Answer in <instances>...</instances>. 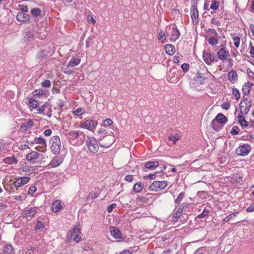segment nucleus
I'll list each match as a JSON object with an SVG mask.
<instances>
[{"instance_id": "61", "label": "nucleus", "mask_w": 254, "mask_h": 254, "mask_svg": "<svg viewBox=\"0 0 254 254\" xmlns=\"http://www.w3.org/2000/svg\"><path fill=\"white\" fill-rule=\"evenodd\" d=\"M126 181L131 182L133 180V175H127L125 177Z\"/></svg>"}, {"instance_id": "24", "label": "nucleus", "mask_w": 254, "mask_h": 254, "mask_svg": "<svg viewBox=\"0 0 254 254\" xmlns=\"http://www.w3.org/2000/svg\"><path fill=\"white\" fill-rule=\"evenodd\" d=\"M159 165V163L158 161H150L147 162L145 165V167L146 169L153 170Z\"/></svg>"}, {"instance_id": "7", "label": "nucleus", "mask_w": 254, "mask_h": 254, "mask_svg": "<svg viewBox=\"0 0 254 254\" xmlns=\"http://www.w3.org/2000/svg\"><path fill=\"white\" fill-rule=\"evenodd\" d=\"M167 186L166 181H154L149 187V190L153 191H157L165 189Z\"/></svg>"}, {"instance_id": "51", "label": "nucleus", "mask_w": 254, "mask_h": 254, "mask_svg": "<svg viewBox=\"0 0 254 254\" xmlns=\"http://www.w3.org/2000/svg\"><path fill=\"white\" fill-rule=\"evenodd\" d=\"M37 190V187L36 186H31L28 190V193L30 194H33Z\"/></svg>"}, {"instance_id": "15", "label": "nucleus", "mask_w": 254, "mask_h": 254, "mask_svg": "<svg viewBox=\"0 0 254 254\" xmlns=\"http://www.w3.org/2000/svg\"><path fill=\"white\" fill-rule=\"evenodd\" d=\"M190 13L192 22L194 24H197L199 22V14L198 9L195 6H191L190 8Z\"/></svg>"}, {"instance_id": "36", "label": "nucleus", "mask_w": 254, "mask_h": 254, "mask_svg": "<svg viewBox=\"0 0 254 254\" xmlns=\"http://www.w3.org/2000/svg\"><path fill=\"white\" fill-rule=\"evenodd\" d=\"M69 66H74L77 65L80 63V60L79 59L77 58H72L70 60V61L68 62Z\"/></svg>"}, {"instance_id": "6", "label": "nucleus", "mask_w": 254, "mask_h": 254, "mask_svg": "<svg viewBox=\"0 0 254 254\" xmlns=\"http://www.w3.org/2000/svg\"><path fill=\"white\" fill-rule=\"evenodd\" d=\"M252 101L248 98L244 99L240 103L241 113L243 115H246L249 111L251 107Z\"/></svg>"}, {"instance_id": "11", "label": "nucleus", "mask_w": 254, "mask_h": 254, "mask_svg": "<svg viewBox=\"0 0 254 254\" xmlns=\"http://www.w3.org/2000/svg\"><path fill=\"white\" fill-rule=\"evenodd\" d=\"M98 123L96 121L86 120L81 125V127L89 130H93L97 127Z\"/></svg>"}, {"instance_id": "57", "label": "nucleus", "mask_w": 254, "mask_h": 254, "mask_svg": "<svg viewBox=\"0 0 254 254\" xmlns=\"http://www.w3.org/2000/svg\"><path fill=\"white\" fill-rule=\"evenodd\" d=\"M116 204L113 203L109 205L107 208V211L108 213H111L114 208H115L116 207Z\"/></svg>"}, {"instance_id": "38", "label": "nucleus", "mask_w": 254, "mask_h": 254, "mask_svg": "<svg viewBox=\"0 0 254 254\" xmlns=\"http://www.w3.org/2000/svg\"><path fill=\"white\" fill-rule=\"evenodd\" d=\"M45 111L44 115L50 117L52 116V109L48 104H47L46 108H45Z\"/></svg>"}, {"instance_id": "46", "label": "nucleus", "mask_w": 254, "mask_h": 254, "mask_svg": "<svg viewBox=\"0 0 254 254\" xmlns=\"http://www.w3.org/2000/svg\"><path fill=\"white\" fill-rule=\"evenodd\" d=\"M234 45L236 47L238 48L240 45V39L238 36H235L233 38Z\"/></svg>"}, {"instance_id": "54", "label": "nucleus", "mask_w": 254, "mask_h": 254, "mask_svg": "<svg viewBox=\"0 0 254 254\" xmlns=\"http://www.w3.org/2000/svg\"><path fill=\"white\" fill-rule=\"evenodd\" d=\"M18 6L19 7V9L22 11V12L28 11V7L26 5L19 4Z\"/></svg>"}, {"instance_id": "8", "label": "nucleus", "mask_w": 254, "mask_h": 254, "mask_svg": "<svg viewBox=\"0 0 254 254\" xmlns=\"http://www.w3.org/2000/svg\"><path fill=\"white\" fill-rule=\"evenodd\" d=\"M15 180L13 185L18 190L19 188L27 184L30 181L31 178L29 177H17L15 178Z\"/></svg>"}, {"instance_id": "33", "label": "nucleus", "mask_w": 254, "mask_h": 254, "mask_svg": "<svg viewBox=\"0 0 254 254\" xmlns=\"http://www.w3.org/2000/svg\"><path fill=\"white\" fill-rule=\"evenodd\" d=\"M207 41L210 45L214 46L218 44V39L217 37H210L208 39Z\"/></svg>"}, {"instance_id": "19", "label": "nucleus", "mask_w": 254, "mask_h": 254, "mask_svg": "<svg viewBox=\"0 0 254 254\" xmlns=\"http://www.w3.org/2000/svg\"><path fill=\"white\" fill-rule=\"evenodd\" d=\"M17 20L22 22H26L30 19L29 15L22 12H19L17 13L16 16Z\"/></svg>"}, {"instance_id": "26", "label": "nucleus", "mask_w": 254, "mask_h": 254, "mask_svg": "<svg viewBox=\"0 0 254 254\" xmlns=\"http://www.w3.org/2000/svg\"><path fill=\"white\" fill-rule=\"evenodd\" d=\"M52 210L55 212H58L62 208L61 204V201L59 200H57L53 202L52 205Z\"/></svg>"}, {"instance_id": "42", "label": "nucleus", "mask_w": 254, "mask_h": 254, "mask_svg": "<svg viewBox=\"0 0 254 254\" xmlns=\"http://www.w3.org/2000/svg\"><path fill=\"white\" fill-rule=\"evenodd\" d=\"M232 95L236 99H238L240 97V94L239 90L236 88H233L232 90Z\"/></svg>"}, {"instance_id": "20", "label": "nucleus", "mask_w": 254, "mask_h": 254, "mask_svg": "<svg viewBox=\"0 0 254 254\" xmlns=\"http://www.w3.org/2000/svg\"><path fill=\"white\" fill-rule=\"evenodd\" d=\"M5 164L9 165L16 164L18 163V160L14 156L7 157L2 160Z\"/></svg>"}, {"instance_id": "62", "label": "nucleus", "mask_w": 254, "mask_h": 254, "mask_svg": "<svg viewBox=\"0 0 254 254\" xmlns=\"http://www.w3.org/2000/svg\"><path fill=\"white\" fill-rule=\"evenodd\" d=\"M209 32L212 35V37H218V33L216 32L215 30L210 29H209Z\"/></svg>"}, {"instance_id": "27", "label": "nucleus", "mask_w": 254, "mask_h": 254, "mask_svg": "<svg viewBox=\"0 0 254 254\" xmlns=\"http://www.w3.org/2000/svg\"><path fill=\"white\" fill-rule=\"evenodd\" d=\"M166 53L169 55H173L175 52V47L171 44H168L165 46Z\"/></svg>"}, {"instance_id": "52", "label": "nucleus", "mask_w": 254, "mask_h": 254, "mask_svg": "<svg viewBox=\"0 0 254 254\" xmlns=\"http://www.w3.org/2000/svg\"><path fill=\"white\" fill-rule=\"evenodd\" d=\"M44 228V225L41 221H38L37 225L35 226L36 230H40Z\"/></svg>"}, {"instance_id": "35", "label": "nucleus", "mask_w": 254, "mask_h": 254, "mask_svg": "<svg viewBox=\"0 0 254 254\" xmlns=\"http://www.w3.org/2000/svg\"><path fill=\"white\" fill-rule=\"evenodd\" d=\"M63 71L64 73L66 74H71L73 71V66H69L68 63L66 67L63 68Z\"/></svg>"}, {"instance_id": "37", "label": "nucleus", "mask_w": 254, "mask_h": 254, "mask_svg": "<svg viewBox=\"0 0 254 254\" xmlns=\"http://www.w3.org/2000/svg\"><path fill=\"white\" fill-rule=\"evenodd\" d=\"M219 7V2L216 0H213L210 5V9L213 10H217Z\"/></svg>"}, {"instance_id": "64", "label": "nucleus", "mask_w": 254, "mask_h": 254, "mask_svg": "<svg viewBox=\"0 0 254 254\" xmlns=\"http://www.w3.org/2000/svg\"><path fill=\"white\" fill-rule=\"evenodd\" d=\"M250 53L252 58H254V47L252 46L251 45H250Z\"/></svg>"}, {"instance_id": "17", "label": "nucleus", "mask_w": 254, "mask_h": 254, "mask_svg": "<svg viewBox=\"0 0 254 254\" xmlns=\"http://www.w3.org/2000/svg\"><path fill=\"white\" fill-rule=\"evenodd\" d=\"M111 235L115 238V239H121V233L119 229L115 227H111L110 228Z\"/></svg>"}, {"instance_id": "60", "label": "nucleus", "mask_w": 254, "mask_h": 254, "mask_svg": "<svg viewBox=\"0 0 254 254\" xmlns=\"http://www.w3.org/2000/svg\"><path fill=\"white\" fill-rule=\"evenodd\" d=\"M181 67H182V69L183 70V71H187L189 70V64L184 63L182 64Z\"/></svg>"}, {"instance_id": "39", "label": "nucleus", "mask_w": 254, "mask_h": 254, "mask_svg": "<svg viewBox=\"0 0 254 254\" xmlns=\"http://www.w3.org/2000/svg\"><path fill=\"white\" fill-rule=\"evenodd\" d=\"M41 10L38 8H33L31 10V13L34 16H37L40 15Z\"/></svg>"}, {"instance_id": "21", "label": "nucleus", "mask_w": 254, "mask_h": 254, "mask_svg": "<svg viewBox=\"0 0 254 254\" xmlns=\"http://www.w3.org/2000/svg\"><path fill=\"white\" fill-rule=\"evenodd\" d=\"M184 206H180L173 216L172 219L174 222H177L179 218L181 217L184 209Z\"/></svg>"}, {"instance_id": "59", "label": "nucleus", "mask_w": 254, "mask_h": 254, "mask_svg": "<svg viewBox=\"0 0 254 254\" xmlns=\"http://www.w3.org/2000/svg\"><path fill=\"white\" fill-rule=\"evenodd\" d=\"M238 213H233L229 215L225 219L226 222L229 221V220L231 219L234 216H236Z\"/></svg>"}, {"instance_id": "40", "label": "nucleus", "mask_w": 254, "mask_h": 254, "mask_svg": "<svg viewBox=\"0 0 254 254\" xmlns=\"http://www.w3.org/2000/svg\"><path fill=\"white\" fill-rule=\"evenodd\" d=\"M73 113L75 115L79 116L84 113V110L82 108H78L73 111Z\"/></svg>"}, {"instance_id": "49", "label": "nucleus", "mask_w": 254, "mask_h": 254, "mask_svg": "<svg viewBox=\"0 0 254 254\" xmlns=\"http://www.w3.org/2000/svg\"><path fill=\"white\" fill-rule=\"evenodd\" d=\"M179 139V136L178 134H176L175 135H171L169 137V139L170 140H172L173 142V144H174L176 141L178 140Z\"/></svg>"}, {"instance_id": "16", "label": "nucleus", "mask_w": 254, "mask_h": 254, "mask_svg": "<svg viewBox=\"0 0 254 254\" xmlns=\"http://www.w3.org/2000/svg\"><path fill=\"white\" fill-rule=\"evenodd\" d=\"M180 32L176 26H173L171 28L170 39L172 42L176 41L180 36Z\"/></svg>"}, {"instance_id": "23", "label": "nucleus", "mask_w": 254, "mask_h": 254, "mask_svg": "<svg viewBox=\"0 0 254 254\" xmlns=\"http://www.w3.org/2000/svg\"><path fill=\"white\" fill-rule=\"evenodd\" d=\"M19 169L26 173L27 174H31L32 173L33 171V169H32V167H31L30 166L28 165V164L27 163H23L21 167H20Z\"/></svg>"}, {"instance_id": "48", "label": "nucleus", "mask_w": 254, "mask_h": 254, "mask_svg": "<svg viewBox=\"0 0 254 254\" xmlns=\"http://www.w3.org/2000/svg\"><path fill=\"white\" fill-rule=\"evenodd\" d=\"M113 124V121L110 119H107L104 121L103 126L104 127H108Z\"/></svg>"}, {"instance_id": "58", "label": "nucleus", "mask_w": 254, "mask_h": 254, "mask_svg": "<svg viewBox=\"0 0 254 254\" xmlns=\"http://www.w3.org/2000/svg\"><path fill=\"white\" fill-rule=\"evenodd\" d=\"M43 94V91L42 90H36L34 92V95L35 96H37L38 97H40V96Z\"/></svg>"}, {"instance_id": "63", "label": "nucleus", "mask_w": 254, "mask_h": 254, "mask_svg": "<svg viewBox=\"0 0 254 254\" xmlns=\"http://www.w3.org/2000/svg\"><path fill=\"white\" fill-rule=\"evenodd\" d=\"M230 104L229 103H224L222 105V107L225 110H228L230 108Z\"/></svg>"}, {"instance_id": "55", "label": "nucleus", "mask_w": 254, "mask_h": 254, "mask_svg": "<svg viewBox=\"0 0 254 254\" xmlns=\"http://www.w3.org/2000/svg\"><path fill=\"white\" fill-rule=\"evenodd\" d=\"M246 211L249 212L254 211V202L251 203L250 206L247 208Z\"/></svg>"}, {"instance_id": "18", "label": "nucleus", "mask_w": 254, "mask_h": 254, "mask_svg": "<svg viewBox=\"0 0 254 254\" xmlns=\"http://www.w3.org/2000/svg\"><path fill=\"white\" fill-rule=\"evenodd\" d=\"M37 209L36 207L27 208L24 211V214L26 217H33L35 215Z\"/></svg>"}, {"instance_id": "31", "label": "nucleus", "mask_w": 254, "mask_h": 254, "mask_svg": "<svg viewBox=\"0 0 254 254\" xmlns=\"http://www.w3.org/2000/svg\"><path fill=\"white\" fill-rule=\"evenodd\" d=\"M33 143H39L43 146H46V142L45 141V140L42 137H38L35 138Z\"/></svg>"}, {"instance_id": "34", "label": "nucleus", "mask_w": 254, "mask_h": 254, "mask_svg": "<svg viewBox=\"0 0 254 254\" xmlns=\"http://www.w3.org/2000/svg\"><path fill=\"white\" fill-rule=\"evenodd\" d=\"M143 189V186L141 183L138 182L134 184L133 186V190L136 192H140Z\"/></svg>"}, {"instance_id": "3", "label": "nucleus", "mask_w": 254, "mask_h": 254, "mask_svg": "<svg viewBox=\"0 0 254 254\" xmlns=\"http://www.w3.org/2000/svg\"><path fill=\"white\" fill-rule=\"evenodd\" d=\"M86 144L88 150L91 152L96 153L98 152L99 149L98 141L94 137L87 136Z\"/></svg>"}, {"instance_id": "56", "label": "nucleus", "mask_w": 254, "mask_h": 254, "mask_svg": "<svg viewBox=\"0 0 254 254\" xmlns=\"http://www.w3.org/2000/svg\"><path fill=\"white\" fill-rule=\"evenodd\" d=\"M47 104L43 105L41 107H40L38 109L39 113L44 114L45 111V108H46Z\"/></svg>"}, {"instance_id": "9", "label": "nucleus", "mask_w": 254, "mask_h": 254, "mask_svg": "<svg viewBox=\"0 0 254 254\" xmlns=\"http://www.w3.org/2000/svg\"><path fill=\"white\" fill-rule=\"evenodd\" d=\"M202 57L203 61L208 65H211L213 63L218 61L212 53L204 51Z\"/></svg>"}, {"instance_id": "28", "label": "nucleus", "mask_w": 254, "mask_h": 254, "mask_svg": "<svg viewBox=\"0 0 254 254\" xmlns=\"http://www.w3.org/2000/svg\"><path fill=\"white\" fill-rule=\"evenodd\" d=\"M62 163L61 159L59 158H54L50 162L49 166L52 167H56L59 166Z\"/></svg>"}, {"instance_id": "44", "label": "nucleus", "mask_w": 254, "mask_h": 254, "mask_svg": "<svg viewBox=\"0 0 254 254\" xmlns=\"http://www.w3.org/2000/svg\"><path fill=\"white\" fill-rule=\"evenodd\" d=\"M29 104L33 108H36L38 107V103L37 101L35 100L30 99L29 101Z\"/></svg>"}, {"instance_id": "2", "label": "nucleus", "mask_w": 254, "mask_h": 254, "mask_svg": "<svg viewBox=\"0 0 254 254\" xmlns=\"http://www.w3.org/2000/svg\"><path fill=\"white\" fill-rule=\"evenodd\" d=\"M64 134L68 139L69 141L72 144H77L78 142V138L83 135V133L81 131L77 130H65Z\"/></svg>"}, {"instance_id": "30", "label": "nucleus", "mask_w": 254, "mask_h": 254, "mask_svg": "<svg viewBox=\"0 0 254 254\" xmlns=\"http://www.w3.org/2000/svg\"><path fill=\"white\" fill-rule=\"evenodd\" d=\"M228 78L231 81H235L237 79V73L235 71L231 70L229 72Z\"/></svg>"}, {"instance_id": "43", "label": "nucleus", "mask_w": 254, "mask_h": 254, "mask_svg": "<svg viewBox=\"0 0 254 254\" xmlns=\"http://www.w3.org/2000/svg\"><path fill=\"white\" fill-rule=\"evenodd\" d=\"M209 211L204 208L201 213L197 216L198 218H202L207 216L209 214Z\"/></svg>"}, {"instance_id": "5", "label": "nucleus", "mask_w": 254, "mask_h": 254, "mask_svg": "<svg viewBox=\"0 0 254 254\" xmlns=\"http://www.w3.org/2000/svg\"><path fill=\"white\" fill-rule=\"evenodd\" d=\"M227 122V118L222 114L219 113L211 122V126L215 130H218L219 127L217 126V123L224 124Z\"/></svg>"}, {"instance_id": "53", "label": "nucleus", "mask_w": 254, "mask_h": 254, "mask_svg": "<svg viewBox=\"0 0 254 254\" xmlns=\"http://www.w3.org/2000/svg\"><path fill=\"white\" fill-rule=\"evenodd\" d=\"M158 39L159 40H164L166 39L165 34L163 31H161L158 34Z\"/></svg>"}, {"instance_id": "1", "label": "nucleus", "mask_w": 254, "mask_h": 254, "mask_svg": "<svg viewBox=\"0 0 254 254\" xmlns=\"http://www.w3.org/2000/svg\"><path fill=\"white\" fill-rule=\"evenodd\" d=\"M81 228L79 224H77L68 233L67 239L70 241L73 239L75 242H78L81 238Z\"/></svg>"}, {"instance_id": "25", "label": "nucleus", "mask_w": 254, "mask_h": 254, "mask_svg": "<svg viewBox=\"0 0 254 254\" xmlns=\"http://www.w3.org/2000/svg\"><path fill=\"white\" fill-rule=\"evenodd\" d=\"M24 39L25 41H31L34 39L35 36L33 32L26 31L24 33Z\"/></svg>"}, {"instance_id": "47", "label": "nucleus", "mask_w": 254, "mask_h": 254, "mask_svg": "<svg viewBox=\"0 0 254 254\" xmlns=\"http://www.w3.org/2000/svg\"><path fill=\"white\" fill-rule=\"evenodd\" d=\"M185 196V193L184 192H181L180 193L176 199L175 200V202L176 203H179L182 200L183 198H184Z\"/></svg>"}, {"instance_id": "29", "label": "nucleus", "mask_w": 254, "mask_h": 254, "mask_svg": "<svg viewBox=\"0 0 254 254\" xmlns=\"http://www.w3.org/2000/svg\"><path fill=\"white\" fill-rule=\"evenodd\" d=\"M238 121L243 127H246L248 126V123L245 119L244 117L242 115L238 116Z\"/></svg>"}, {"instance_id": "22", "label": "nucleus", "mask_w": 254, "mask_h": 254, "mask_svg": "<svg viewBox=\"0 0 254 254\" xmlns=\"http://www.w3.org/2000/svg\"><path fill=\"white\" fill-rule=\"evenodd\" d=\"M39 154L36 151H33L27 154L26 158L28 161H32L37 159Z\"/></svg>"}, {"instance_id": "45", "label": "nucleus", "mask_w": 254, "mask_h": 254, "mask_svg": "<svg viewBox=\"0 0 254 254\" xmlns=\"http://www.w3.org/2000/svg\"><path fill=\"white\" fill-rule=\"evenodd\" d=\"M240 131V129L237 126H234L232 127V130L230 131V133L233 135H236L239 134Z\"/></svg>"}, {"instance_id": "50", "label": "nucleus", "mask_w": 254, "mask_h": 254, "mask_svg": "<svg viewBox=\"0 0 254 254\" xmlns=\"http://www.w3.org/2000/svg\"><path fill=\"white\" fill-rule=\"evenodd\" d=\"M42 86L44 87L48 88L51 86V82L49 80H44L42 83Z\"/></svg>"}, {"instance_id": "10", "label": "nucleus", "mask_w": 254, "mask_h": 254, "mask_svg": "<svg viewBox=\"0 0 254 254\" xmlns=\"http://www.w3.org/2000/svg\"><path fill=\"white\" fill-rule=\"evenodd\" d=\"M251 150V147L248 144H243L238 147L236 150V153L239 156H245L247 155Z\"/></svg>"}, {"instance_id": "14", "label": "nucleus", "mask_w": 254, "mask_h": 254, "mask_svg": "<svg viewBox=\"0 0 254 254\" xmlns=\"http://www.w3.org/2000/svg\"><path fill=\"white\" fill-rule=\"evenodd\" d=\"M216 54L218 58L222 61H226L230 56L229 52L225 48H220Z\"/></svg>"}, {"instance_id": "12", "label": "nucleus", "mask_w": 254, "mask_h": 254, "mask_svg": "<svg viewBox=\"0 0 254 254\" xmlns=\"http://www.w3.org/2000/svg\"><path fill=\"white\" fill-rule=\"evenodd\" d=\"M104 139H105L104 142L100 143V145L102 147H108L110 146L114 141V137L111 135H106L104 136H100L98 139L99 141H101Z\"/></svg>"}, {"instance_id": "13", "label": "nucleus", "mask_w": 254, "mask_h": 254, "mask_svg": "<svg viewBox=\"0 0 254 254\" xmlns=\"http://www.w3.org/2000/svg\"><path fill=\"white\" fill-rule=\"evenodd\" d=\"M34 123L33 120H26L20 126V130L22 132H26L29 131L34 126Z\"/></svg>"}, {"instance_id": "4", "label": "nucleus", "mask_w": 254, "mask_h": 254, "mask_svg": "<svg viewBox=\"0 0 254 254\" xmlns=\"http://www.w3.org/2000/svg\"><path fill=\"white\" fill-rule=\"evenodd\" d=\"M51 151L54 154H58L60 152L61 148V142L60 137L58 135L53 136L51 139Z\"/></svg>"}, {"instance_id": "32", "label": "nucleus", "mask_w": 254, "mask_h": 254, "mask_svg": "<svg viewBox=\"0 0 254 254\" xmlns=\"http://www.w3.org/2000/svg\"><path fill=\"white\" fill-rule=\"evenodd\" d=\"M13 251V248L10 244L6 245L3 249V252L6 254H9L12 253Z\"/></svg>"}, {"instance_id": "41", "label": "nucleus", "mask_w": 254, "mask_h": 254, "mask_svg": "<svg viewBox=\"0 0 254 254\" xmlns=\"http://www.w3.org/2000/svg\"><path fill=\"white\" fill-rule=\"evenodd\" d=\"M242 90L244 94L248 95L250 93V87L248 85H244L243 86Z\"/></svg>"}]
</instances>
